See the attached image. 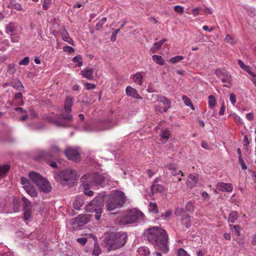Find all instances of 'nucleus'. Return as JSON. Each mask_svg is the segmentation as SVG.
<instances>
[{
	"instance_id": "obj_1",
	"label": "nucleus",
	"mask_w": 256,
	"mask_h": 256,
	"mask_svg": "<svg viewBox=\"0 0 256 256\" xmlns=\"http://www.w3.org/2000/svg\"><path fill=\"white\" fill-rule=\"evenodd\" d=\"M146 235L149 240L154 241L155 247L159 251L156 252V256H162V253L168 252V236L164 230L154 226L148 229Z\"/></svg>"
},
{
	"instance_id": "obj_2",
	"label": "nucleus",
	"mask_w": 256,
	"mask_h": 256,
	"mask_svg": "<svg viewBox=\"0 0 256 256\" xmlns=\"http://www.w3.org/2000/svg\"><path fill=\"white\" fill-rule=\"evenodd\" d=\"M108 180V176L100 174L98 173L86 174L81 178V182L84 186V194L89 196L94 195V192L90 188L98 189L105 180Z\"/></svg>"
},
{
	"instance_id": "obj_3",
	"label": "nucleus",
	"mask_w": 256,
	"mask_h": 256,
	"mask_svg": "<svg viewBox=\"0 0 256 256\" xmlns=\"http://www.w3.org/2000/svg\"><path fill=\"white\" fill-rule=\"evenodd\" d=\"M127 234L123 232L112 233L106 240V246L108 250L118 248L126 243Z\"/></svg>"
},
{
	"instance_id": "obj_4",
	"label": "nucleus",
	"mask_w": 256,
	"mask_h": 256,
	"mask_svg": "<svg viewBox=\"0 0 256 256\" xmlns=\"http://www.w3.org/2000/svg\"><path fill=\"white\" fill-rule=\"evenodd\" d=\"M144 214L136 209H132L122 214L116 219V222L120 224H126L138 221L144 220Z\"/></svg>"
},
{
	"instance_id": "obj_5",
	"label": "nucleus",
	"mask_w": 256,
	"mask_h": 256,
	"mask_svg": "<svg viewBox=\"0 0 256 256\" xmlns=\"http://www.w3.org/2000/svg\"><path fill=\"white\" fill-rule=\"evenodd\" d=\"M73 102V98L72 97L66 98L64 105V112L60 115L59 120L56 122L58 125L62 126H68L70 125L72 120V116L70 112L72 111Z\"/></svg>"
},
{
	"instance_id": "obj_6",
	"label": "nucleus",
	"mask_w": 256,
	"mask_h": 256,
	"mask_svg": "<svg viewBox=\"0 0 256 256\" xmlns=\"http://www.w3.org/2000/svg\"><path fill=\"white\" fill-rule=\"evenodd\" d=\"M126 201V196L123 192L116 190L108 198L106 207L108 211L121 207Z\"/></svg>"
},
{
	"instance_id": "obj_7",
	"label": "nucleus",
	"mask_w": 256,
	"mask_h": 256,
	"mask_svg": "<svg viewBox=\"0 0 256 256\" xmlns=\"http://www.w3.org/2000/svg\"><path fill=\"white\" fill-rule=\"evenodd\" d=\"M103 202V196L99 194L86 206V210L88 212H94L96 213L95 218L97 220H98L102 213Z\"/></svg>"
},
{
	"instance_id": "obj_8",
	"label": "nucleus",
	"mask_w": 256,
	"mask_h": 256,
	"mask_svg": "<svg viewBox=\"0 0 256 256\" xmlns=\"http://www.w3.org/2000/svg\"><path fill=\"white\" fill-rule=\"evenodd\" d=\"M54 176L55 179L58 182L63 183L65 182L74 180L76 175L75 171L71 170H67L56 173Z\"/></svg>"
},
{
	"instance_id": "obj_9",
	"label": "nucleus",
	"mask_w": 256,
	"mask_h": 256,
	"mask_svg": "<svg viewBox=\"0 0 256 256\" xmlns=\"http://www.w3.org/2000/svg\"><path fill=\"white\" fill-rule=\"evenodd\" d=\"M20 182L21 184L23 186L24 188L30 196L32 197H36L37 196V191L36 188L32 186L30 180L24 178H22Z\"/></svg>"
},
{
	"instance_id": "obj_10",
	"label": "nucleus",
	"mask_w": 256,
	"mask_h": 256,
	"mask_svg": "<svg viewBox=\"0 0 256 256\" xmlns=\"http://www.w3.org/2000/svg\"><path fill=\"white\" fill-rule=\"evenodd\" d=\"M90 214H81L78 216V217L72 220V223L73 225L76 226V227H80L86 224L90 220Z\"/></svg>"
},
{
	"instance_id": "obj_11",
	"label": "nucleus",
	"mask_w": 256,
	"mask_h": 256,
	"mask_svg": "<svg viewBox=\"0 0 256 256\" xmlns=\"http://www.w3.org/2000/svg\"><path fill=\"white\" fill-rule=\"evenodd\" d=\"M157 100L162 103L165 106L164 108H158V106H156L154 109L156 112L160 113L166 112L170 106V101L165 96H157Z\"/></svg>"
},
{
	"instance_id": "obj_12",
	"label": "nucleus",
	"mask_w": 256,
	"mask_h": 256,
	"mask_svg": "<svg viewBox=\"0 0 256 256\" xmlns=\"http://www.w3.org/2000/svg\"><path fill=\"white\" fill-rule=\"evenodd\" d=\"M64 153L66 156L70 160L76 161L79 159L80 152L76 148H68Z\"/></svg>"
},
{
	"instance_id": "obj_13",
	"label": "nucleus",
	"mask_w": 256,
	"mask_h": 256,
	"mask_svg": "<svg viewBox=\"0 0 256 256\" xmlns=\"http://www.w3.org/2000/svg\"><path fill=\"white\" fill-rule=\"evenodd\" d=\"M216 188L219 191L231 192L233 190V186L230 183L218 182L216 184Z\"/></svg>"
},
{
	"instance_id": "obj_14",
	"label": "nucleus",
	"mask_w": 256,
	"mask_h": 256,
	"mask_svg": "<svg viewBox=\"0 0 256 256\" xmlns=\"http://www.w3.org/2000/svg\"><path fill=\"white\" fill-rule=\"evenodd\" d=\"M59 32L62 36L63 40L67 42L68 44L74 45L72 38L70 37L68 33L64 27H62L59 30Z\"/></svg>"
},
{
	"instance_id": "obj_15",
	"label": "nucleus",
	"mask_w": 256,
	"mask_h": 256,
	"mask_svg": "<svg viewBox=\"0 0 256 256\" xmlns=\"http://www.w3.org/2000/svg\"><path fill=\"white\" fill-rule=\"evenodd\" d=\"M126 93L129 97H132L138 100L142 99V97L138 94L136 90L130 86H126Z\"/></svg>"
},
{
	"instance_id": "obj_16",
	"label": "nucleus",
	"mask_w": 256,
	"mask_h": 256,
	"mask_svg": "<svg viewBox=\"0 0 256 256\" xmlns=\"http://www.w3.org/2000/svg\"><path fill=\"white\" fill-rule=\"evenodd\" d=\"M36 186L45 192H49L51 190V186L50 183L44 178L42 179L40 182L38 183Z\"/></svg>"
},
{
	"instance_id": "obj_17",
	"label": "nucleus",
	"mask_w": 256,
	"mask_h": 256,
	"mask_svg": "<svg viewBox=\"0 0 256 256\" xmlns=\"http://www.w3.org/2000/svg\"><path fill=\"white\" fill-rule=\"evenodd\" d=\"M158 180V178H156L154 181V183L151 186V191L152 194H156L158 192L162 193L164 190V187L162 185L156 184Z\"/></svg>"
},
{
	"instance_id": "obj_18",
	"label": "nucleus",
	"mask_w": 256,
	"mask_h": 256,
	"mask_svg": "<svg viewBox=\"0 0 256 256\" xmlns=\"http://www.w3.org/2000/svg\"><path fill=\"white\" fill-rule=\"evenodd\" d=\"M82 77L88 80H92L94 78V70L90 68H84L80 72Z\"/></svg>"
},
{
	"instance_id": "obj_19",
	"label": "nucleus",
	"mask_w": 256,
	"mask_h": 256,
	"mask_svg": "<svg viewBox=\"0 0 256 256\" xmlns=\"http://www.w3.org/2000/svg\"><path fill=\"white\" fill-rule=\"evenodd\" d=\"M198 180V175L196 174H190L188 178L186 184L190 188L194 186Z\"/></svg>"
},
{
	"instance_id": "obj_20",
	"label": "nucleus",
	"mask_w": 256,
	"mask_h": 256,
	"mask_svg": "<svg viewBox=\"0 0 256 256\" xmlns=\"http://www.w3.org/2000/svg\"><path fill=\"white\" fill-rule=\"evenodd\" d=\"M29 178L32 182L36 184L40 182V180L43 178L42 176L38 173L34 172H30L28 174Z\"/></svg>"
},
{
	"instance_id": "obj_21",
	"label": "nucleus",
	"mask_w": 256,
	"mask_h": 256,
	"mask_svg": "<svg viewBox=\"0 0 256 256\" xmlns=\"http://www.w3.org/2000/svg\"><path fill=\"white\" fill-rule=\"evenodd\" d=\"M133 82L138 86L142 84L143 75L142 72H138L132 76Z\"/></svg>"
},
{
	"instance_id": "obj_22",
	"label": "nucleus",
	"mask_w": 256,
	"mask_h": 256,
	"mask_svg": "<svg viewBox=\"0 0 256 256\" xmlns=\"http://www.w3.org/2000/svg\"><path fill=\"white\" fill-rule=\"evenodd\" d=\"M8 7L10 9H15L18 11L22 10L21 4L17 2L16 0H10L8 4Z\"/></svg>"
},
{
	"instance_id": "obj_23",
	"label": "nucleus",
	"mask_w": 256,
	"mask_h": 256,
	"mask_svg": "<svg viewBox=\"0 0 256 256\" xmlns=\"http://www.w3.org/2000/svg\"><path fill=\"white\" fill-rule=\"evenodd\" d=\"M167 168L169 170L172 175L177 176L182 173L180 170L176 168V166L172 164H170L167 166Z\"/></svg>"
},
{
	"instance_id": "obj_24",
	"label": "nucleus",
	"mask_w": 256,
	"mask_h": 256,
	"mask_svg": "<svg viewBox=\"0 0 256 256\" xmlns=\"http://www.w3.org/2000/svg\"><path fill=\"white\" fill-rule=\"evenodd\" d=\"M137 252V256H148L150 252L147 247L141 246L138 249Z\"/></svg>"
},
{
	"instance_id": "obj_25",
	"label": "nucleus",
	"mask_w": 256,
	"mask_h": 256,
	"mask_svg": "<svg viewBox=\"0 0 256 256\" xmlns=\"http://www.w3.org/2000/svg\"><path fill=\"white\" fill-rule=\"evenodd\" d=\"M6 32L12 35L15 32L16 30V26H15L14 22H10L6 26Z\"/></svg>"
},
{
	"instance_id": "obj_26",
	"label": "nucleus",
	"mask_w": 256,
	"mask_h": 256,
	"mask_svg": "<svg viewBox=\"0 0 256 256\" xmlns=\"http://www.w3.org/2000/svg\"><path fill=\"white\" fill-rule=\"evenodd\" d=\"M182 224L186 228L191 226V220L188 214H186L184 217L181 218Z\"/></svg>"
},
{
	"instance_id": "obj_27",
	"label": "nucleus",
	"mask_w": 256,
	"mask_h": 256,
	"mask_svg": "<svg viewBox=\"0 0 256 256\" xmlns=\"http://www.w3.org/2000/svg\"><path fill=\"white\" fill-rule=\"evenodd\" d=\"M153 60L160 66H163L164 64V60L162 56L158 55H153L152 56Z\"/></svg>"
},
{
	"instance_id": "obj_28",
	"label": "nucleus",
	"mask_w": 256,
	"mask_h": 256,
	"mask_svg": "<svg viewBox=\"0 0 256 256\" xmlns=\"http://www.w3.org/2000/svg\"><path fill=\"white\" fill-rule=\"evenodd\" d=\"M10 166L8 164H4L0 166V177L6 176L7 172L9 170Z\"/></svg>"
},
{
	"instance_id": "obj_29",
	"label": "nucleus",
	"mask_w": 256,
	"mask_h": 256,
	"mask_svg": "<svg viewBox=\"0 0 256 256\" xmlns=\"http://www.w3.org/2000/svg\"><path fill=\"white\" fill-rule=\"evenodd\" d=\"M74 62L76 63V67H80L83 64L82 58L80 55L76 56L73 58L72 60Z\"/></svg>"
},
{
	"instance_id": "obj_30",
	"label": "nucleus",
	"mask_w": 256,
	"mask_h": 256,
	"mask_svg": "<svg viewBox=\"0 0 256 256\" xmlns=\"http://www.w3.org/2000/svg\"><path fill=\"white\" fill-rule=\"evenodd\" d=\"M238 218V214L236 212H230L228 217V221L230 223H234Z\"/></svg>"
},
{
	"instance_id": "obj_31",
	"label": "nucleus",
	"mask_w": 256,
	"mask_h": 256,
	"mask_svg": "<svg viewBox=\"0 0 256 256\" xmlns=\"http://www.w3.org/2000/svg\"><path fill=\"white\" fill-rule=\"evenodd\" d=\"M160 136L164 139H168L170 136V132L168 128L163 129L160 134Z\"/></svg>"
},
{
	"instance_id": "obj_32",
	"label": "nucleus",
	"mask_w": 256,
	"mask_h": 256,
	"mask_svg": "<svg viewBox=\"0 0 256 256\" xmlns=\"http://www.w3.org/2000/svg\"><path fill=\"white\" fill-rule=\"evenodd\" d=\"M182 100L186 106H190L192 110H194V108L190 99L187 96H182Z\"/></svg>"
},
{
	"instance_id": "obj_33",
	"label": "nucleus",
	"mask_w": 256,
	"mask_h": 256,
	"mask_svg": "<svg viewBox=\"0 0 256 256\" xmlns=\"http://www.w3.org/2000/svg\"><path fill=\"white\" fill-rule=\"evenodd\" d=\"M148 208L150 212H152L154 214L158 213V210L156 204L150 202Z\"/></svg>"
},
{
	"instance_id": "obj_34",
	"label": "nucleus",
	"mask_w": 256,
	"mask_h": 256,
	"mask_svg": "<svg viewBox=\"0 0 256 256\" xmlns=\"http://www.w3.org/2000/svg\"><path fill=\"white\" fill-rule=\"evenodd\" d=\"M184 59V57L182 56H177L170 58L169 60V62L172 64L177 63Z\"/></svg>"
},
{
	"instance_id": "obj_35",
	"label": "nucleus",
	"mask_w": 256,
	"mask_h": 256,
	"mask_svg": "<svg viewBox=\"0 0 256 256\" xmlns=\"http://www.w3.org/2000/svg\"><path fill=\"white\" fill-rule=\"evenodd\" d=\"M175 214L178 216L184 217V216L187 214L185 210L181 208H177L175 211Z\"/></svg>"
},
{
	"instance_id": "obj_36",
	"label": "nucleus",
	"mask_w": 256,
	"mask_h": 256,
	"mask_svg": "<svg viewBox=\"0 0 256 256\" xmlns=\"http://www.w3.org/2000/svg\"><path fill=\"white\" fill-rule=\"evenodd\" d=\"M208 98L209 107L211 108H212L216 105V100L212 95L209 96Z\"/></svg>"
},
{
	"instance_id": "obj_37",
	"label": "nucleus",
	"mask_w": 256,
	"mask_h": 256,
	"mask_svg": "<svg viewBox=\"0 0 256 256\" xmlns=\"http://www.w3.org/2000/svg\"><path fill=\"white\" fill-rule=\"evenodd\" d=\"M22 200L24 202V209H30L31 208L30 202L24 197H23Z\"/></svg>"
},
{
	"instance_id": "obj_38",
	"label": "nucleus",
	"mask_w": 256,
	"mask_h": 256,
	"mask_svg": "<svg viewBox=\"0 0 256 256\" xmlns=\"http://www.w3.org/2000/svg\"><path fill=\"white\" fill-rule=\"evenodd\" d=\"M83 204L80 200H76L73 203V207L76 210H79L81 206Z\"/></svg>"
},
{
	"instance_id": "obj_39",
	"label": "nucleus",
	"mask_w": 256,
	"mask_h": 256,
	"mask_svg": "<svg viewBox=\"0 0 256 256\" xmlns=\"http://www.w3.org/2000/svg\"><path fill=\"white\" fill-rule=\"evenodd\" d=\"M106 18L104 17L102 18L96 24V30H99L100 28H101L104 24L106 22Z\"/></svg>"
},
{
	"instance_id": "obj_40",
	"label": "nucleus",
	"mask_w": 256,
	"mask_h": 256,
	"mask_svg": "<svg viewBox=\"0 0 256 256\" xmlns=\"http://www.w3.org/2000/svg\"><path fill=\"white\" fill-rule=\"evenodd\" d=\"M192 14L194 16H197L199 14H202V8L198 7L193 8L192 10Z\"/></svg>"
},
{
	"instance_id": "obj_41",
	"label": "nucleus",
	"mask_w": 256,
	"mask_h": 256,
	"mask_svg": "<svg viewBox=\"0 0 256 256\" xmlns=\"http://www.w3.org/2000/svg\"><path fill=\"white\" fill-rule=\"evenodd\" d=\"M31 217V212L30 209H24V218L26 220L30 219Z\"/></svg>"
},
{
	"instance_id": "obj_42",
	"label": "nucleus",
	"mask_w": 256,
	"mask_h": 256,
	"mask_svg": "<svg viewBox=\"0 0 256 256\" xmlns=\"http://www.w3.org/2000/svg\"><path fill=\"white\" fill-rule=\"evenodd\" d=\"M101 252V250L98 245H94V249L92 252V255L98 256Z\"/></svg>"
},
{
	"instance_id": "obj_43",
	"label": "nucleus",
	"mask_w": 256,
	"mask_h": 256,
	"mask_svg": "<svg viewBox=\"0 0 256 256\" xmlns=\"http://www.w3.org/2000/svg\"><path fill=\"white\" fill-rule=\"evenodd\" d=\"M186 208L188 212H192L194 210V206L192 202H190L186 203Z\"/></svg>"
},
{
	"instance_id": "obj_44",
	"label": "nucleus",
	"mask_w": 256,
	"mask_h": 256,
	"mask_svg": "<svg viewBox=\"0 0 256 256\" xmlns=\"http://www.w3.org/2000/svg\"><path fill=\"white\" fill-rule=\"evenodd\" d=\"M16 66L14 64H10L8 66V72L10 74H14L16 72Z\"/></svg>"
},
{
	"instance_id": "obj_45",
	"label": "nucleus",
	"mask_w": 256,
	"mask_h": 256,
	"mask_svg": "<svg viewBox=\"0 0 256 256\" xmlns=\"http://www.w3.org/2000/svg\"><path fill=\"white\" fill-rule=\"evenodd\" d=\"M166 39H162V40L158 42H156L154 44V46L156 47V49H160L161 47V46L162 45V44L166 42Z\"/></svg>"
},
{
	"instance_id": "obj_46",
	"label": "nucleus",
	"mask_w": 256,
	"mask_h": 256,
	"mask_svg": "<svg viewBox=\"0 0 256 256\" xmlns=\"http://www.w3.org/2000/svg\"><path fill=\"white\" fill-rule=\"evenodd\" d=\"M178 256H190L183 248H180L178 251Z\"/></svg>"
},
{
	"instance_id": "obj_47",
	"label": "nucleus",
	"mask_w": 256,
	"mask_h": 256,
	"mask_svg": "<svg viewBox=\"0 0 256 256\" xmlns=\"http://www.w3.org/2000/svg\"><path fill=\"white\" fill-rule=\"evenodd\" d=\"M30 58L28 57H25L22 60L19 62L20 65L27 66L29 64Z\"/></svg>"
},
{
	"instance_id": "obj_48",
	"label": "nucleus",
	"mask_w": 256,
	"mask_h": 256,
	"mask_svg": "<svg viewBox=\"0 0 256 256\" xmlns=\"http://www.w3.org/2000/svg\"><path fill=\"white\" fill-rule=\"evenodd\" d=\"M222 82H226L228 84H230L231 83V76H228V75H227V76H225L223 77L222 79H221Z\"/></svg>"
},
{
	"instance_id": "obj_49",
	"label": "nucleus",
	"mask_w": 256,
	"mask_h": 256,
	"mask_svg": "<svg viewBox=\"0 0 256 256\" xmlns=\"http://www.w3.org/2000/svg\"><path fill=\"white\" fill-rule=\"evenodd\" d=\"M63 50L64 52H67L68 53H72L74 52V50L73 48L70 46H64L63 48Z\"/></svg>"
},
{
	"instance_id": "obj_50",
	"label": "nucleus",
	"mask_w": 256,
	"mask_h": 256,
	"mask_svg": "<svg viewBox=\"0 0 256 256\" xmlns=\"http://www.w3.org/2000/svg\"><path fill=\"white\" fill-rule=\"evenodd\" d=\"M50 152L52 153H58L60 150L57 146L52 145L50 147Z\"/></svg>"
},
{
	"instance_id": "obj_51",
	"label": "nucleus",
	"mask_w": 256,
	"mask_h": 256,
	"mask_svg": "<svg viewBox=\"0 0 256 256\" xmlns=\"http://www.w3.org/2000/svg\"><path fill=\"white\" fill-rule=\"evenodd\" d=\"M230 100L233 106H235L236 103V96L234 94H230Z\"/></svg>"
},
{
	"instance_id": "obj_52",
	"label": "nucleus",
	"mask_w": 256,
	"mask_h": 256,
	"mask_svg": "<svg viewBox=\"0 0 256 256\" xmlns=\"http://www.w3.org/2000/svg\"><path fill=\"white\" fill-rule=\"evenodd\" d=\"M172 214V211L171 210H167L164 215H162V217L164 220H166L170 217Z\"/></svg>"
},
{
	"instance_id": "obj_53",
	"label": "nucleus",
	"mask_w": 256,
	"mask_h": 256,
	"mask_svg": "<svg viewBox=\"0 0 256 256\" xmlns=\"http://www.w3.org/2000/svg\"><path fill=\"white\" fill-rule=\"evenodd\" d=\"M238 65L240 66L244 70H246V68H248V66H247V65H246L244 62L241 60H238Z\"/></svg>"
},
{
	"instance_id": "obj_54",
	"label": "nucleus",
	"mask_w": 256,
	"mask_h": 256,
	"mask_svg": "<svg viewBox=\"0 0 256 256\" xmlns=\"http://www.w3.org/2000/svg\"><path fill=\"white\" fill-rule=\"evenodd\" d=\"M230 226H232L234 228L235 232L236 233L237 235L240 236V232L242 228L239 226H232L230 225Z\"/></svg>"
},
{
	"instance_id": "obj_55",
	"label": "nucleus",
	"mask_w": 256,
	"mask_h": 256,
	"mask_svg": "<svg viewBox=\"0 0 256 256\" xmlns=\"http://www.w3.org/2000/svg\"><path fill=\"white\" fill-rule=\"evenodd\" d=\"M85 88L87 90H92L96 88L95 84L86 82L85 84Z\"/></svg>"
},
{
	"instance_id": "obj_56",
	"label": "nucleus",
	"mask_w": 256,
	"mask_h": 256,
	"mask_svg": "<svg viewBox=\"0 0 256 256\" xmlns=\"http://www.w3.org/2000/svg\"><path fill=\"white\" fill-rule=\"evenodd\" d=\"M238 162L241 165L242 168V170H246V166L244 163V162L242 158H238Z\"/></svg>"
},
{
	"instance_id": "obj_57",
	"label": "nucleus",
	"mask_w": 256,
	"mask_h": 256,
	"mask_svg": "<svg viewBox=\"0 0 256 256\" xmlns=\"http://www.w3.org/2000/svg\"><path fill=\"white\" fill-rule=\"evenodd\" d=\"M234 119V120L240 124H243V122L240 117L236 114H234L233 116Z\"/></svg>"
},
{
	"instance_id": "obj_58",
	"label": "nucleus",
	"mask_w": 256,
	"mask_h": 256,
	"mask_svg": "<svg viewBox=\"0 0 256 256\" xmlns=\"http://www.w3.org/2000/svg\"><path fill=\"white\" fill-rule=\"evenodd\" d=\"M77 241L82 245L84 246L87 242V238H78Z\"/></svg>"
},
{
	"instance_id": "obj_59",
	"label": "nucleus",
	"mask_w": 256,
	"mask_h": 256,
	"mask_svg": "<svg viewBox=\"0 0 256 256\" xmlns=\"http://www.w3.org/2000/svg\"><path fill=\"white\" fill-rule=\"evenodd\" d=\"M174 10L179 13H182L184 12V8L182 6H176L174 8Z\"/></svg>"
},
{
	"instance_id": "obj_60",
	"label": "nucleus",
	"mask_w": 256,
	"mask_h": 256,
	"mask_svg": "<svg viewBox=\"0 0 256 256\" xmlns=\"http://www.w3.org/2000/svg\"><path fill=\"white\" fill-rule=\"evenodd\" d=\"M225 40L229 43L234 44V39L230 35H226L225 38Z\"/></svg>"
},
{
	"instance_id": "obj_61",
	"label": "nucleus",
	"mask_w": 256,
	"mask_h": 256,
	"mask_svg": "<svg viewBox=\"0 0 256 256\" xmlns=\"http://www.w3.org/2000/svg\"><path fill=\"white\" fill-rule=\"evenodd\" d=\"M224 112H225V106H224V102H223L222 103V104L220 110L219 112L220 115V116L224 115Z\"/></svg>"
},
{
	"instance_id": "obj_62",
	"label": "nucleus",
	"mask_w": 256,
	"mask_h": 256,
	"mask_svg": "<svg viewBox=\"0 0 256 256\" xmlns=\"http://www.w3.org/2000/svg\"><path fill=\"white\" fill-rule=\"evenodd\" d=\"M212 13V11L210 8H205L203 12H202V14H211Z\"/></svg>"
},
{
	"instance_id": "obj_63",
	"label": "nucleus",
	"mask_w": 256,
	"mask_h": 256,
	"mask_svg": "<svg viewBox=\"0 0 256 256\" xmlns=\"http://www.w3.org/2000/svg\"><path fill=\"white\" fill-rule=\"evenodd\" d=\"M224 239L230 240L231 239V236L230 233L226 232L224 234Z\"/></svg>"
},
{
	"instance_id": "obj_64",
	"label": "nucleus",
	"mask_w": 256,
	"mask_h": 256,
	"mask_svg": "<svg viewBox=\"0 0 256 256\" xmlns=\"http://www.w3.org/2000/svg\"><path fill=\"white\" fill-rule=\"evenodd\" d=\"M246 118L249 120H252L254 119V115L252 113H248L246 114Z\"/></svg>"
}]
</instances>
